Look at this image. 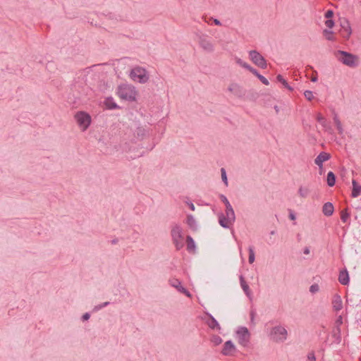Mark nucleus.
Listing matches in <instances>:
<instances>
[{"label":"nucleus","instance_id":"1","mask_svg":"<svg viewBox=\"0 0 361 361\" xmlns=\"http://www.w3.org/2000/svg\"><path fill=\"white\" fill-rule=\"evenodd\" d=\"M117 93L120 98L129 101H135L137 96L135 87L129 85H120Z\"/></svg>","mask_w":361,"mask_h":361},{"label":"nucleus","instance_id":"2","mask_svg":"<svg viewBox=\"0 0 361 361\" xmlns=\"http://www.w3.org/2000/svg\"><path fill=\"white\" fill-rule=\"evenodd\" d=\"M336 56L343 64L349 67H355L358 64V57L344 51H338Z\"/></svg>","mask_w":361,"mask_h":361},{"label":"nucleus","instance_id":"3","mask_svg":"<svg viewBox=\"0 0 361 361\" xmlns=\"http://www.w3.org/2000/svg\"><path fill=\"white\" fill-rule=\"evenodd\" d=\"M171 237L176 249H181L184 245V243L182 229L179 226L176 225L173 227L171 230Z\"/></svg>","mask_w":361,"mask_h":361},{"label":"nucleus","instance_id":"4","mask_svg":"<svg viewBox=\"0 0 361 361\" xmlns=\"http://www.w3.org/2000/svg\"><path fill=\"white\" fill-rule=\"evenodd\" d=\"M130 78L134 81H137L140 83L146 82L149 77L147 75L146 71L140 67L133 68L130 72Z\"/></svg>","mask_w":361,"mask_h":361},{"label":"nucleus","instance_id":"5","mask_svg":"<svg viewBox=\"0 0 361 361\" xmlns=\"http://www.w3.org/2000/svg\"><path fill=\"white\" fill-rule=\"evenodd\" d=\"M75 118L77 121V123L83 131L85 130L89 127L91 123L90 116L84 111L78 112L75 115Z\"/></svg>","mask_w":361,"mask_h":361},{"label":"nucleus","instance_id":"6","mask_svg":"<svg viewBox=\"0 0 361 361\" xmlns=\"http://www.w3.org/2000/svg\"><path fill=\"white\" fill-rule=\"evenodd\" d=\"M271 337L276 342H283L286 339L287 331L282 326H275L271 331Z\"/></svg>","mask_w":361,"mask_h":361},{"label":"nucleus","instance_id":"7","mask_svg":"<svg viewBox=\"0 0 361 361\" xmlns=\"http://www.w3.org/2000/svg\"><path fill=\"white\" fill-rule=\"evenodd\" d=\"M238 342L243 346H247L250 342V334L246 327H240L236 332Z\"/></svg>","mask_w":361,"mask_h":361},{"label":"nucleus","instance_id":"8","mask_svg":"<svg viewBox=\"0 0 361 361\" xmlns=\"http://www.w3.org/2000/svg\"><path fill=\"white\" fill-rule=\"evenodd\" d=\"M250 58L251 61L261 68H267V62L264 58L256 51H250Z\"/></svg>","mask_w":361,"mask_h":361},{"label":"nucleus","instance_id":"9","mask_svg":"<svg viewBox=\"0 0 361 361\" xmlns=\"http://www.w3.org/2000/svg\"><path fill=\"white\" fill-rule=\"evenodd\" d=\"M341 29L339 32L341 35L345 39H348L352 33V30L348 20L343 19L341 20Z\"/></svg>","mask_w":361,"mask_h":361},{"label":"nucleus","instance_id":"10","mask_svg":"<svg viewBox=\"0 0 361 361\" xmlns=\"http://www.w3.org/2000/svg\"><path fill=\"white\" fill-rule=\"evenodd\" d=\"M235 350V345L231 341H228L224 343L221 353L226 356H232L234 355Z\"/></svg>","mask_w":361,"mask_h":361},{"label":"nucleus","instance_id":"11","mask_svg":"<svg viewBox=\"0 0 361 361\" xmlns=\"http://www.w3.org/2000/svg\"><path fill=\"white\" fill-rule=\"evenodd\" d=\"M330 159V154L329 153H326V152H321L317 157V158L315 159L314 160V163L319 166H322V164L329 160Z\"/></svg>","mask_w":361,"mask_h":361},{"label":"nucleus","instance_id":"12","mask_svg":"<svg viewBox=\"0 0 361 361\" xmlns=\"http://www.w3.org/2000/svg\"><path fill=\"white\" fill-rule=\"evenodd\" d=\"M208 317V319L207 321V324L209 326V328L212 329H217L221 330V326L217 322V321L210 314H207Z\"/></svg>","mask_w":361,"mask_h":361},{"label":"nucleus","instance_id":"13","mask_svg":"<svg viewBox=\"0 0 361 361\" xmlns=\"http://www.w3.org/2000/svg\"><path fill=\"white\" fill-rule=\"evenodd\" d=\"M333 308L336 311H339L343 308V302L340 295H335L332 300Z\"/></svg>","mask_w":361,"mask_h":361},{"label":"nucleus","instance_id":"14","mask_svg":"<svg viewBox=\"0 0 361 361\" xmlns=\"http://www.w3.org/2000/svg\"><path fill=\"white\" fill-rule=\"evenodd\" d=\"M334 207L332 203L326 202L322 207V212L326 216H330L333 214Z\"/></svg>","mask_w":361,"mask_h":361},{"label":"nucleus","instance_id":"15","mask_svg":"<svg viewBox=\"0 0 361 361\" xmlns=\"http://www.w3.org/2000/svg\"><path fill=\"white\" fill-rule=\"evenodd\" d=\"M228 90L235 95L240 97L242 94V89L240 85L235 83L231 84Z\"/></svg>","mask_w":361,"mask_h":361},{"label":"nucleus","instance_id":"16","mask_svg":"<svg viewBox=\"0 0 361 361\" xmlns=\"http://www.w3.org/2000/svg\"><path fill=\"white\" fill-rule=\"evenodd\" d=\"M338 281L343 285H347L348 283L349 276L346 270H343L340 271Z\"/></svg>","mask_w":361,"mask_h":361},{"label":"nucleus","instance_id":"17","mask_svg":"<svg viewBox=\"0 0 361 361\" xmlns=\"http://www.w3.org/2000/svg\"><path fill=\"white\" fill-rule=\"evenodd\" d=\"M361 194V185L355 180H353L352 197H357Z\"/></svg>","mask_w":361,"mask_h":361},{"label":"nucleus","instance_id":"18","mask_svg":"<svg viewBox=\"0 0 361 361\" xmlns=\"http://www.w3.org/2000/svg\"><path fill=\"white\" fill-rule=\"evenodd\" d=\"M219 224L224 228H229L230 226L233 223L232 221H229L224 214L219 216Z\"/></svg>","mask_w":361,"mask_h":361},{"label":"nucleus","instance_id":"19","mask_svg":"<svg viewBox=\"0 0 361 361\" xmlns=\"http://www.w3.org/2000/svg\"><path fill=\"white\" fill-rule=\"evenodd\" d=\"M200 44L201 47L203 48L204 50L207 51H213V45L209 40L206 39H202L200 40Z\"/></svg>","mask_w":361,"mask_h":361},{"label":"nucleus","instance_id":"20","mask_svg":"<svg viewBox=\"0 0 361 361\" xmlns=\"http://www.w3.org/2000/svg\"><path fill=\"white\" fill-rule=\"evenodd\" d=\"M187 250L188 252H194L195 249V244L191 236L188 235L186 238Z\"/></svg>","mask_w":361,"mask_h":361},{"label":"nucleus","instance_id":"21","mask_svg":"<svg viewBox=\"0 0 361 361\" xmlns=\"http://www.w3.org/2000/svg\"><path fill=\"white\" fill-rule=\"evenodd\" d=\"M226 218L229 219V221H232L234 222L235 221V213L231 206L227 207L226 208Z\"/></svg>","mask_w":361,"mask_h":361},{"label":"nucleus","instance_id":"22","mask_svg":"<svg viewBox=\"0 0 361 361\" xmlns=\"http://www.w3.org/2000/svg\"><path fill=\"white\" fill-rule=\"evenodd\" d=\"M187 224L192 230L195 231L197 229L196 221L192 215L187 216Z\"/></svg>","mask_w":361,"mask_h":361},{"label":"nucleus","instance_id":"23","mask_svg":"<svg viewBox=\"0 0 361 361\" xmlns=\"http://www.w3.org/2000/svg\"><path fill=\"white\" fill-rule=\"evenodd\" d=\"M336 176L334 173L329 171L327 174V184L329 186L332 187L335 185Z\"/></svg>","mask_w":361,"mask_h":361},{"label":"nucleus","instance_id":"24","mask_svg":"<svg viewBox=\"0 0 361 361\" xmlns=\"http://www.w3.org/2000/svg\"><path fill=\"white\" fill-rule=\"evenodd\" d=\"M323 35L327 40H329V41L335 40L334 33V32H332L331 30H328L326 29L324 30Z\"/></svg>","mask_w":361,"mask_h":361},{"label":"nucleus","instance_id":"25","mask_svg":"<svg viewBox=\"0 0 361 361\" xmlns=\"http://www.w3.org/2000/svg\"><path fill=\"white\" fill-rule=\"evenodd\" d=\"M240 285H241L243 290L248 295L249 290H250L249 286L247 284L246 281H245L244 278L242 276L240 277Z\"/></svg>","mask_w":361,"mask_h":361},{"label":"nucleus","instance_id":"26","mask_svg":"<svg viewBox=\"0 0 361 361\" xmlns=\"http://www.w3.org/2000/svg\"><path fill=\"white\" fill-rule=\"evenodd\" d=\"M170 284L173 287L176 288L178 291H180V289H181V287H183L181 286L180 281L178 279H176L171 280Z\"/></svg>","mask_w":361,"mask_h":361},{"label":"nucleus","instance_id":"27","mask_svg":"<svg viewBox=\"0 0 361 361\" xmlns=\"http://www.w3.org/2000/svg\"><path fill=\"white\" fill-rule=\"evenodd\" d=\"M350 214L348 212V208H345L341 212V219L342 221L346 222Z\"/></svg>","mask_w":361,"mask_h":361},{"label":"nucleus","instance_id":"28","mask_svg":"<svg viewBox=\"0 0 361 361\" xmlns=\"http://www.w3.org/2000/svg\"><path fill=\"white\" fill-rule=\"evenodd\" d=\"M334 123L337 127V129H338L339 133H342L343 128H342L341 123L340 120L338 119L336 114H335V116L334 117Z\"/></svg>","mask_w":361,"mask_h":361},{"label":"nucleus","instance_id":"29","mask_svg":"<svg viewBox=\"0 0 361 361\" xmlns=\"http://www.w3.org/2000/svg\"><path fill=\"white\" fill-rule=\"evenodd\" d=\"M298 194L301 197L305 198L309 194V190L306 188L300 187L298 190Z\"/></svg>","mask_w":361,"mask_h":361},{"label":"nucleus","instance_id":"30","mask_svg":"<svg viewBox=\"0 0 361 361\" xmlns=\"http://www.w3.org/2000/svg\"><path fill=\"white\" fill-rule=\"evenodd\" d=\"M248 251H249V259L248 260L250 264H252L255 259L253 247L252 246H250L248 249Z\"/></svg>","mask_w":361,"mask_h":361},{"label":"nucleus","instance_id":"31","mask_svg":"<svg viewBox=\"0 0 361 361\" xmlns=\"http://www.w3.org/2000/svg\"><path fill=\"white\" fill-rule=\"evenodd\" d=\"M277 80L280 82H281L285 87L288 88V90H292V88L288 85V82H286V80L285 79H283V78L281 75H278L277 77Z\"/></svg>","mask_w":361,"mask_h":361},{"label":"nucleus","instance_id":"32","mask_svg":"<svg viewBox=\"0 0 361 361\" xmlns=\"http://www.w3.org/2000/svg\"><path fill=\"white\" fill-rule=\"evenodd\" d=\"M212 342L215 345H219L220 343H221L222 342V339L220 336H216V335H214L212 337V339H211Z\"/></svg>","mask_w":361,"mask_h":361},{"label":"nucleus","instance_id":"33","mask_svg":"<svg viewBox=\"0 0 361 361\" xmlns=\"http://www.w3.org/2000/svg\"><path fill=\"white\" fill-rule=\"evenodd\" d=\"M106 105L110 109H116L117 107V105L110 99H106Z\"/></svg>","mask_w":361,"mask_h":361},{"label":"nucleus","instance_id":"34","mask_svg":"<svg viewBox=\"0 0 361 361\" xmlns=\"http://www.w3.org/2000/svg\"><path fill=\"white\" fill-rule=\"evenodd\" d=\"M304 95L308 101H311L314 97L312 92L310 90H306L304 92Z\"/></svg>","mask_w":361,"mask_h":361},{"label":"nucleus","instance_id":"35","mask_svg":"<svg viewBox=\"0 0 361 361\" xmlns=\"http://www.w3.org/2000/svg\"><path fill=\"white\" fill-rule=\"evenodd\" d=\"M336 326L338 332H340V326L343 324V318L341 316H339L338 319L336 321Z\"/></svg>","mask_w":361,"mask_h":361},{"label":"nucleus","instance_id":"36","mask_svg":"<svg viewBox=\"0 0 361 361\" xmlns=\"http://www.w3.org/2000/svg\"><path fill=\"white\" fill-rule=\"evenodd\" d=\"M221 178H222V180L224 182V183L227 185H228V181H227V176H226V171L224 168H222L221 169Z\"/></svg>","mask_w":361,"mask_h":361},{"label":"nucleus","instance_id":"37","mask_svg":"<svg viewBox=\"0 0 361 361\" xmlns=\"http://www.w3.org/2000/svg\"><path fill=\"white\" fill-rule=\"evenodd\" d=\"M236 62L240 65L241 66L245 68L246 69H249V67H250V66L249 64H247V63L245 62H243L240 59H237L236 60Z\"/></svg>","mask_w":361,"mask_h":361},{"label":"nucleus","instance_id":"38","mask_svg":"<svg viewBox=\"0 0 361 361\" xmlns=\"http://www.w3.org/2000/svg\"><path fill=\"white\" fill-rule=\"evenodd\" d=\"M220 198L222 200V202L225 204L226 208L227 207L231 206L226 196H224V195H221Z\"/></svg>","mask_w":361,"mask_h":361},{"label":"nucleus","instance_id":"39","mask_svg":"<svg viewBox=\"0 0 361 361\" xmlns=\"http://www.w3.org/2000/svg\"><path fill=\"white\" fill-rule=\"evenodd\" d=\"M325 25H326V27L332 28L334 25V22L331 19H327L325 22Z\"/></svg>","mask_w":361,"mask_h":361},{"label":"nucleus","instance_id":"40","mask_svg":"<svg viewBox=\"0 0 361 361\" xmlns=\"http://www.w3.org/2000/svg\"><path fill=\"white\" fill-rule=\"evenodd\" d=\"M310 290L311 293H316L319 290V286L317 284L312 285L310 286Z\"/></svg>","mask_w":361,"mask_h":361},{"label":"nucleus","instance_id":"41","mask_svg":"<svg viewBox=\"0 0 361 361\" xmlns=\"http://www.w3.org/2000/svg\"><path fill=\"white\" fill-rule=\"evenodd\" d=\"M180 292L185 294L186 296L191 298V294L190 292L185 289L184 287H181V289H180Z\"/></svg>","mask_w":361,"mask_h":361},{"label":"nucleus","instance_id":"42","mask_svg":"<svg viewBox=\"0 0 361 361\" xmlns=\"http://www.w3.org/2000/svg\"><path fill=\"white\" fill-rule=\"evenodd\" d=\"M308 361H316L315 355L314 352L309 353L307 355Z\"/></svg>","mask_w":361,"mask_h":361},{"label":"nucleus","instance_id":"43","mask_svg":"<svg viewBox=\"0 0 361 361\" xmlns=\"http://www.w3.org/2000/svg\"><path fill=\"white\" fill-rule=\"evenodd\" d=\"M333 16H334V12L331 10H328L325 13V18L327 19H330L331 18L333 17Z\"/></svg>","mask_w":361,"mask_h":361},{"label":"nucleus","instance_id":"44","mask_svg":"<svg viewBox=\"0 0 361 361\" xmlns=\"http://www.w3.org/2000/svg\"><path fill=\"white\" fill-rule=\"evenodd\" d=\"M259 80L265 85H268L269 84L268 80L263 75L260 77Z\"/></svg>","mask_w":361,"mask_h":361},{"label":"nucleus","instance_id":"45","mask_svg":"<svg viewBox=\"0 0 361 361\" xmlns=\"http://www.w3.org/2000/svg\"><path fill=\"white\" fill-rule=\"evenodd\" d=\"M317 119L321 123H322L325 120L321 114H318Z\"/></svg>","mask_w":361,"mask_h":361},{"label":"nucleus","instance_id":"46","mask_svg":"<svg viewBox=\"0 0 361 361\" xmlns=\"http://www.w3.org/2000/svg\"><path fill=\"white\" fill-rule=\"evenodd\" d=\"M248 71H250L255 75H256L258 73L257 71L253 68L252 66L249 67Z\"/></svg>","mask_w":361,"mask_h":361},{"label":"nucleus","instance_id":"47","mask_svg":"<svg viewBox=\"0 0 361 361\" xmlns=\"http://www.w3.org/2000/svg\"><path fill=\"white\" fill-rule=\"evenodd\" d=\"M90 317V315L89 313H85L82 315V319L87 320V319H89Z\"/></svg>","mask_w":361,"mask_h":361},{"label":"nucleus","instance_id":"48","mask_svg":"<svg viewBox=\"0 0 361 361\" xmlns=\"http://www.w3.org/2000/svg\"><path fill=\"white\" fill-rule=\"evenodd\" d=\"M310 253V249L308 247H305L304 249V254L308 255Z\"/></svg>","mask_w":361,"mask_h":361},{"label":"nucleus","instance_id":"49","mask_svg":"<svg viewBox=\"0 0 361 361\" xmlns=\"http://www.w3.org/2000/svg\"><path fill=\"white\" fill-rule=\"evenodd\" d=\"M289 217L292 220H294L295 219V216L293 213L290 214Z\"/></svg>","mask_w":361,"mask_h":361},{"label":"nucleus","instance_id":"50","mask_svg":"<svg viewBox=\"0 0 361 361\" xmlns=\"http://www.w3.org/2000/svg\"><path fill=\"white\" fill-rule=\"evenodd\" d=\"M214 23H215L216 25H221L220 21H219V20H217V19H215V20H214Z\"/></svg>","mask_w":361,"mask_h":361},{"label":"nucleus","instance_id":"51","mask_svg":"<svg viewBox=\"0 0 361 361\" xmlns=\"http://www.w3.org/2000/svg\"><path fill=\"white\" fill-rule=\"evenodd\" d=\"M311 80L312 82H316L317 80V76H313L312 78H311Z\"/></svg>","mask_w":361,"mask_h":361},{"label":"nucleus","instance_id":"52","mask_svg":"<svg viewBox=\"0 0 361 361\" xmlns=\"http://www.w3.org/2000/svg\"><path fill=\"white\" fill-rule=\"evenodd\" d=\"M250 316H251V320H252V321H253V319H254V316H255V313H254V312H252H252H250Z\"/></svg>","mask_w":361,"mask_h":361},{"label":"nucleus","instance_id":"53","mask_svg":"<svg viewBox=\"0 0 361 361\" xmlns=\"http://www.w3.org/2000/svg\"><path fill=\"white\" fill-rule=\"evenodd\" d=\"M108 304H109V302H104L103 305H100V306H99V308H102V307H105V306H106Z\"/></svg>","mask_w":361,"mask_h":361},{"label":"nucleus","instance_id":"54","mask_svg":"<svg viewBox=\"0 0 361 361\" xmlns=\"http://www.w3.org/2000/svg\"><path fill=\"white\" fill-rule=\"evenodd\" d=\"M190 208H191V209H192V210H194V209H195V207H194L193 204H191V205H190Z\"/></svg>","mask_w":361,"mask_h":361},{"label":"nucleus","instance_id":"55","mask_svg":"<svg viewBox=\"0 0 361 361\" xmlns=\"http://www.w3.org/2000/svg\"><path fill=\"white\" fill-rule=\"evenodd\" d=\"M256 76L259 79L262 75H260L259 73L256 75Z\"/></svg>","mask_w":361,"mask_h":361},{"label":"nucleus","instance_id":"56","mask_svg":"<svg viewBox=\"0 0 361 361\" xmlns=\"http://www.w3.org/2000/svg\"><path fill=\"white\" fill-rule=\"evenodd\" d=\"M116 243V240H112V243Z\"/></svg>","mask_w":361,"mask_h":361}]
</instances>
